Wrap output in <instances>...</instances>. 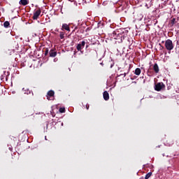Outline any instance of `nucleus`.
I'll return each instance as SVG.
<instances>
[{
	"mask_svg": "<svg viewBox=\"0 0 179 179\" xmlns=\"http://www.w3.org/2000/svg\"><path fill=\"white\" fill-rule=\"evenodd\" d=\"M113 37H114L115 40H120V38L121 41L125 40V35H124V33L121 34L120 31H114L113 32Z\"/></svg>",
	"mask_w": 179,
	"mask_h": 179,
	"instance_id": "f257e3e1",
	"label": "nucleus"
},
{
	"mask_svg": "<svg viewBox=\"0 0 179 179\" xmlns=\"http://www.w3.org/2000/svg\"><path fill=\"white\" fill-rule=\"evenodd\" d=\"M165 48L168 51H171V50H173L174 48V45L173 44V41L168 39L165 41Z\"/></svg>",
	"mask_w": 179,
	"mask_h": 179,
	"instance_id": "f03ea898",
	"label": "nucleus"
},
{
	"mask_svg": "<svg viewBox=\"0 0 179 179\" xmlns=\"http://www.w3.org/2000/svg\"><path fill=\"white\" fill-rule=\"evenodd\" d=\"M164 89H166V85L163 83H157L155 85V90L156 92H160L161 90H164Z\"/></svg>",
	"mask_w": 179,
	"mask_h": 179,
	"instance_id": "7ed1b4c3",
	"label": "nucleus"
},
{
	"mask_svg": "<svg viewBox=\"0 0 179 179\" xmlns=\"http://www.w3.org/2000/svg\"><path fill=\"white\" fill-rule=\"evenodd\" d=\"M40 15H41V10H40V8H39L34 13L32 19L34 20H37V19H38V16H40Z\"/></svg>",
	"mask_w": 179,
	"mask_h": 179,
	"instance_id": "20e7f679",
	"label": "nucleus"
},
{
	"mask_svg": "<svg viewBox=\"0 0 179 179\" xmlns=\"http://www.w3.org/2000/svg\"><path fill=\"white\" fill-rule=\"evenodd\" d=\"M85 44H86V42H85V41H83L81 43H79L77 45L76 50H78V51H82V50L85 48Z\"/></svg>",
	"mask_w": 179,
	"mask_h": 179,
	"instance_id": "39448f33",
	"label": "nucleus"
},
{
	"mask_svg": "<svg viewBox=\"0 0 179 179\" xmlns=\"http://www.w3.org/2000/svg\"><path fill=\"white\" fill-rule=\"evenodd\" d=\"M55 94V92L53 90H50L47 93V99L48 100H50V97H54V95Z\"/></svg>",
	"mask_w": 179,
	"mask_h": 179,
	"instance_id": "423d86ee",
	"label": "nucleus"
},
{
	"mask_svg": "<svg viewBox=\"0 0 179 179\" xmlns=\"http://www.w3.org/2000/svg\"><path fill=\"white\" fill-rule=\"evenodd\" d=\"M103 99H104V100H106V101L110 100V94H108V92L107 91L103 92Z\"/></svg>",
	"mask_w": 179,
	"mask_h": 179,
	"instance_id": "0eeeda50",
	"label": "nucleus"
},
{
	"mask_svg": "<svg viewBox=\"0 0 179 179\" xmlns=\"http://www.w3.org/2000/svg\"><path fill=\"white\" fill-rule=\"evenodd\" d=\"M49 55L50 57H52V58H54L55 57H57V51H55V50H50L49 52Z\"/></svg>",
	"mask_w": 179,
	"mask_h": 179,
	"instance_id": "6e6552de",
	"label": "nucleus"
},
{
	"mask_svg": "<svg viewBox=\"0 0 179 179\" xmlns=\"http://www.w3.org/2000/svg\"><path fill=\"white\" fill-rule=\"evenodd\" d=\"M19 3L22 6H26V5H29V0H20Z\"/></svg>",
	"mask_w": 179,
	"mask_h": 179,
	"instance_id": "1a4fd4ad",
	"label": "nucleus"
},
{
	"mask_svg": "<svg viewBox=\"0 0 179 179\" xmlns=\"http://www.w3.org/2000/svg\"><path fill=\"white\" fill-rule=\"evenodd\" d=\"M153 70L155 71V73H159V65H157V63H155L153 66Z\"/></svg>",
	"mask_w": 179,
	"mask_h": 179,
	"instance_id": "9d476101",
	"label": "nucleus"
},
{
	"mask_svg": "<svg viewBox=\"0 0 179 179\" xmlns=\"http://www.w3.org/2000/svg\"><path fill=\"white\" fill-rule=\"evenodd\" d=\"M62 29H64V30H66L67 31H69L70 30L69 25L67 24H63Z\"/></svg>",
	"mask_w": 179,
	"mask_h": 179,
	"instance_id": "9b49d317",
	"label": "nucleus"
},
{
	"mask_svg": "<svg viewBox=\"0 0 179 179\" xmlns=\"http://www.w3.org/2000/svg\"><path fill=\"white\" fill-rule=\"evenodd\" d=\"M3 26L6 29H8L10 27V23L9 22V21H5L3 23Z\"/></svg>",
	"mask_w": 179,
	"mask_h": 179,
	"instance_id": "f8f14e48",
	"label": "nucleus"
},
{
	"mask_svg": "<svg viewBox=\"0 0 179 179\" xmlns=\"http://www.w3.org/2000/svg\"><path fill=\"white\" fill-rule=\"evenodd\" d=\"M141 69L136 68L134 73L135 75H137V76H139V75H141Z\"/></svg>",
	"mask_w": 179,
	"mask_h": 179,
	"instance_id": "ddd939ff",
	"label": "nucleus"
},
{
	"mask_svg": "<svg viewBox=\"0 0 179 179\" xmlns=\"http://www.w3.org/2000/svg\"><path fill=\"white\" fill-rule=\"evenodd\" d=\"M59 37H60L61 40H64V38H65V32L60 31L59 32Z\"/></svg>",
	"mask_w": 179,
	"mask_h": 179,
	"instance_id": "4468645a",
	"label": "nucleus"
},
{
	"mask_svg": "<svg viewBox=\"0 0 179 179\" xmlns=\"http://www.w3.org/2000/svg\"><path fill=\"white\" fill-rule=\"evenodd\" d=\"M13 52V51L12 50L8 49V50H6V54L8 56L12 55Z\"/></svg>",
	"mask_w": 179,
	"mask_h": 179,
	"instance_id": "2eb2a0df",
	"label": "nucleus"
},
{
	"mask_svg": "<svg viewBox=\"0 0 179 179\" xmlns=\"http://www.w3.org/2000/svg\"><path fill=\"white\" fill-rule=\"evenodd\" d=\"M152 176V173H147L146 175H145V179H149V178H150V177Z\"/></svg>",
	"mask_w": 179,
	"mask_h": 179,
	"instance_id": "dca6fc26",
	"label": "nucleus"
},
{
	"mask_svg": "<svg viewBox=\"0 0 179 179\" xmlns=\"http://www.w3.org/2000/svg\"><path fill=\"white\" fill-rule=\"evenodd\" d=\"M171 26H174V24H176V18H173L171 20Z\"/></svg>",
	"mask_w": 179,
	"mask_h": 179,
	"instance_id": "f3484780",
	"label": "nucleus"
},
{
	"mask_svg": "<svg viewBox=\"0 0 179 179\" xmlns=\"http://www.w3.org/2000/svg\"><path fill=\"white\" fill-rule=\"evenodd\" d=\"M59 113H65V108L62 107L59 109Z\"/></svg>",
	"mask_w": 179,
	"mask_h": 179,
	"instance_id": "a211bd4d",
	"label": "nucleus"
},
{
	"mask_svg": "<svg viewBox=\"0 0 179 179\" xmlns=\"http://www.w3.org/2000/svg\"><path fill=\"white\" fill-rule=\"evenodd\" d=\"M48 52H50L49 50H48V48H46L45 50V56L48 55Z\"/></svg>",
	"mask_w": 179,
	"mask_h": 179,
	"instance_id": "6ab92c4d",
	"label": "nucleus"
},
{
	"mask_svg": "<svg viewBox=\"0 0 179 179\" xmlns=\"http://www.w3.org/2000/svg\"><path fill=\"white\" fill-rule=\"evenodd\" d=\"M89 107H90L89 104H86L85 108H87V110H89Z\"/></svg>",
	"mask_w": 179,
	"mask_h": 179,
	"instance_id": "aec40b11",
	"label": "nucleus"
},
{
	"mask_svg": "<svg viewBox=\"0 0 179 179\" xmlns=\"http://www.w3.org/2000/svg\"><path fill=\"white\" fill-rule=\"evenodd\" d=\"M128 73H124V78H125V76H127V74Z\"/></svg>",
	"mask_w": 179,
	"mask_h": 179,
	"instance_id": "412c9836",
	"label": "nucleus"
},
{
	"mask_svg": "<svg viewBox=\"0 0 179 179\" xmlns=\"http://www.w3.org/2000/svg\"><path fill=\"white\" fill-rule=\"evenodd\" d=\"M78 29V27H76L73 31H75Z\"/></svg>",
	"mask_w": 179,
	"mask_h": 179,
	"instance_id": "4be33fe9",
	"label": "nucleus"
},
{
	"mask_svg": "<svg viewBox=\"0 0 179 179\" xmlns=\"http://www.w3.org/2000/svg\"><path fill=\"white\" fill-rule=\"evenodd\" d=\"M70 2H73L74 0H69Z\"/></svg>",
	"mask_w": 179,
	"mask_h": 179,
	"instance_id": "5701e85b",
	"label": "nucleus"
},
{
	"mask_svg": "<svg viewBox=\"0 0 179 179\" xmlns=\"http://www.w3.org/2000/svg\"><path fill=\"white\" fill-rule=\"evenodd\" d=\"M80 33H83V30H80Z\"/></svg>",
	"mask_w": 179,
	"mask_h": 179,
	"instance_id": "b1692460",
	"label": "nucleus"
},
{
	"mask_svg": "<svg viewBox=\"0 0 179 179\" xmlns=\"http://www.w3.org/2000/svg\"><path fill=\"white\" fill-rule=\"evenodd\" d=\"M133 83H136V81H134V82H133Z\"/></svg>",
	"mask_w": 179,
	"mask_h": 179,
	"instance_id": "393cba45",
	"label": "nucleus"
},
{
	"mask_svg": "<svg viewBox=\"0 0 179 179\" xmlns=\"http://www.w3.org/2000/svg\"><path fill=\"white\" fill-rule=\"evenodd\" d=\"M120 76H122V74H120Z\"/></svg>",
	"mask_w": 179,
	"mask_h": 179,
	"instance_id": "a878e982",
	"label": "nucleus"
},
{
	"mask_svg": "<svg viewBox=\"0 0 179 179\" xmlns=\"http://www.w3.org/2000/svg\"><path fill=\"white\" fill-rule=\"evenodd\" d=\"M177 44H178V41H177Z\"/></svg>",
	"mask_w": 179,
	"mask_h": 179,
	"instance_id": "bb28decb",
	"label": "nucleus"
},
{
	"mask_svg": "<svg viewBox=\"0 0 179 179\" xmlns=\"http://www.w3.org/2000/svg\"><path fill=\"white\" fill-rule=\"evenodd\" d=\"M162 1H164V0H162Z\"/></svg>",
	"mask_w": 179,
	"mask_h": 179,
	"instance_id": "cd10ccee",
	"label": "nucleus"
}]
</instances>
